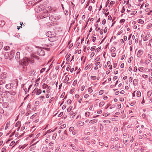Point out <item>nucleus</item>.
Wrapping results in <instances>:
<instances>
[{
    "instance_id": "obj_1",
    "label": "nucleus",
    "mask_w": 152,
    "mask_h": 152,
    "mask_svg": "<svg viewBox=\"0 0 152 152\" xmlns=\"http://www.w3.org/2000/svg\"><path fill=\"white\" fill-rule=\"evenodd\" d=\"M37 55L41 56H44L45 54V53L44 50L40 48L38 49L37 51Z\"/></svg>"
},
{
    "instance_id": "obj_2",
    "label": "nucleus",
    "mask_w": 152,
    "mask_h": 152,
    "mask_svg": "<svg viewBox=\"0 0 152 152\" xmlns=\"http://www.w3.org/2000/svg\"><path fill=\"white\" fill-rule=\"evenodd\" d=\"M143 36H144V35H142L141 36V37L142 38L143 41H145L148 39V38L151 36V34L150 33H147L145 35V37H143Z\"/></svg>"
},
{
    "instance_id": "obj_3",
    "label": "nucleus",
    "mask_w": 152,
    "mask_h": 152,
    "mask_svg": "<svg viewBox=\"0 0 152 152\" xmlns=\"http://www.w3.org/2000/svg\"><path fill=\"white\" fill-rule=\"evenodd\" d=\"M48 39L49 41L51 42L56 41L57 39V38L56 36H48Z\"/></svg>"
},
{
    "instance_id": "obj_4",
    "label": "nucleus",
    "mask_w": 152,
    "mask_h": 152,
    "mask_svg": "<svg viewBox=\"0 0 152 152\" xmlns=\"http://www.w3.org/2000/svg\"><path fill=\"white\" fill-rule=\"evenodd\" d=\"M48 16V14L47 12L45 13V15L43 14L42 15L39 14L37 16V18L39 19H41L45 17H46Z\"/></svg>"
},
{
    "instance_id": "obj_5",
    "label": "nucleus",
    "mask_w": 152,
    "mask_h": 152,
    "mask_svg": "<svg viewBox=\"0 0 152 152\" xmlns=\"http://www.w3.org/2000/svg\"><path fill=\"white\" fill-rule=\"evenodd\" d=\"M29 59L26 57H25L23 58V63L24 65L26 66L28 65V63H29Z\"/></svg>"
},
{
    "instance_id": "obj_6",
    "label": "nucleus",
    "mask_w": 152,
    "mask_h": 152,
    "mask_svg": "<svg viewBox=\"0 0 152 152\" xmlns=\"http://www.w3.org/2000/svg\"><path fill=\"white\" fill-rule=\"evenodd\" d=\"M69 131L70 132H72V134L73 135H75L76 134V131L75 130L73 127L71 126L69 129Z\"/></svg>"
},
{
    "instance_id": "obj_7",
    "label": "nucleus",
    "mask_w": 152,
    "mask_h": 152,
    "mask_svg": "<svg viewBox=\"0 0 152 152\" xmlns=\"http://www.w3.org/2000/svg\"><path fill=\"white\" fill-rule=\"evenodd\" d=\"M143 51L142 50H138L137 54V56L138 57H140L141 55L143 54Z\"/></svg>"
},
{
    "instance_id": "obj_8",
    "label": "nucleus",
    "mask_w": 152,
    "mask_h": 152,
    "mask_svg": "<svg viewBox=\"0 0 152 152\" xmlns=\"http://www.w3.org/2000/svg\"><path fill=\"white\" fill-rule=\"evenodd\" d=\"M7 77L6 73L4 72L0 75V78L1 79H4Z\"/></svg>"
},
{
    "instance_id": "obj_9",
    "label": "nucleus",
    "mask_w": 152,
    "mask_h": 152,
    "mask_svg": "<svg viewBox=\"0 0 152 152\" xmlns=\"http://www.w3.org/2000/svg\"><path fill=\"white\" fill-rule=\"evenodd\" d=\"M13 86V84L9 83L6 84L5 86L6 88L7 89H10Z\"/></svg>"
},
{
    "instance_id": "obj_10",
    "label": "nucleus",
    "mask_w": 152,
    "mask_h": 152,
    "mask_svg": "<svg viewBox=\"0 0 152 152\" xmlns=\"http://www.w3.org/2000/svg\"><path fill=\"white\" fill-rule=\"evenodd\" d=\"M20 53L19 52H18L16 53V56H15V58H16V60L18 61H19L20 60Z\"/></svg>"
},
{
    "instance_id": "obj_11",
    "label": "nucleus",
    "mask_w": 152,
    "mask_h": 152,
    "mask_svg": "<svg viewBox=\"0 0 152 152\" xmlns=\"http://www.w3.org/2000/svg\"><path fill=\"white\" fill-rule=\"evenodd\" d=\"M42 10V8L39 6H37L35 9V11L37 12H38L41 11Z\"/></svg>"
},
{
    "instance_id": "obj_12",
    "label": "nucleus",
    "mask_w": 152,
    "mask_h": 152,
    "mask_svg": "<svg viewBox=\"0 0 152 152\" xmlns=\"http://www.w3.org/2000/svg\"><path fill=\"white\" fill-rule=\"evenodd\" d=\"M84 123L82 121H79L77 122V126H82L84 125Z\"/></svg>"
},
{
    "instance_id": "obj_13",
    "label": "nucleus",
    "mask_w": 152,
    "mask_h": 152,
    "mask_svg": "<svg viewBox=\"0 0 152 152\" xmlns=\"http://www.w3.org/2000/svg\"><path fill=\"white\" fill-rule=\"evenodd\" d=\"M8 93H9L11 95H15L16 94L15 92L14 91H7Z\"/></svg>"
},
{
    "instance_id": "obj_14",
    "label": "nucleus",
    "mask_w": 152,
    "mask_h": 152,
    "mask_svg": "<svg viewBox=\"0 0 152 152\" xmlns=\"http://www.w3.org/2000/svg\"><path fill=\"white\" fill-rule=\"evenodd\" d=\"M98 121V120L96 119H95L91 120L89 121V123L90 124H94L96 123Z\"/></svg>"
},
{
    "instance_id": "obj_15",
    "label": "nucleus",
    "mask_w": 152,
    "mask_h": 152,
    "mask_svg": "<svg viewBox=\"0 0 152 152\" xmlns=\"http://www.w3.org/2000/svg\"><path fill=\"white\" fill-rule=\"evenodd\" d=\"M36 70L34 69L31 70L29 72L30 75L33 76L36 73Z\"/></svg>"
},
{
    "instance_id": "obj_16",
    "label": "nucleus",
    "mask_w": 152,
    "mask_h": 152,
    "mask_svg": "<svg viewBox=\"0 0 152 152\" xmlns=\"http://www.w3.org/2000/svg\"><path fill=\"white\" fill-rule=\"evenodd\" d=\"M42 91L40 89H38L37 88L36 89V94L37 95L40 94L41 93Z\"/></svg>"
},
{
    "instance_id": "obj_17",
    "label": "nucleus",
    "mask_w": 152,
    "mask_h": 152,
    "mask_svg": "<svg viewBox=\"0 0 152 152\" xmlns=\"http://www.w3.org/2000/svg\"><path fill=\"white\" fill-rule=\"evenodd\" d=\"M68 75H67L65 77V79L63 81V83H66L67 81H68L69 79V78L67 77Z\"/></svg>"
},
{
    "instance_id": "obj_18",
    "label": "nucleus",
    "mask_w": 152,
    "mask_h": 152,
    "mask_svg": "<svg viewBox=\"0 0 152 152\" xmlns=\"http://www.w3.org/2000/svg\"><path fill=\"white\" fill-rule=\"evenodd\" d=\"M5 24V22L4 21H0V27H3Z\"/></svg>"
},
{
    "instance_id": "obj_19",
    "label": "nucleus",
    "mask_w": 152,
    "mask_h": 152,
    "mask_svg": "<svg viewBox=\"0 0 152 152\" xmlns=\"http://www.w3.org/2000/svg\"><path fill=\"white\" fill-rule=\"evenodd\" d=\"M8 103L7 102H5L3 103V106L4 107L7 108L8 107Z\"/></svg>"
},
{
    "instance_id": "obj_20",
    "label": "nucleus",
    "mask_w": 152,
    "mask_h": 152,
    "mask_svg": "<svg viewBox=\"0 0 152 152\" xmlns=\"http://www.w3.org/2000/svg\"><path fill=\"white\" fill-rule=\"evenodd\" d=\"M138 83L137 79H135L133 81V84L134 86L137 85Z\"/></svg>"
},
{
    "instance_id": "obj_21",
    "label": "nucleus",
    "mask_w": 152,
    "mask_h": 152,
    "mask_svg": "<svg viewBox=\"0 0 152 152\" xmlns=\"http://www.w3.org/2000/svg\"><path fill=\"white\" fill-rule=\"evenodd\" d=\"M39 142V140H38L37 141L36 143H35L31 145L30 147V151H32L34 149V148H33L32 147V146H33L34 145H35L37 143V142Z\"/></svg>"
},
{
    "instance_id": "obj_22",
    "label": "nucleus",
    "mask_w": 152,
    "mask_h": 152,
    "mask_svg": "<svg viewBox=\"0 0 152 152\" xmlns=\"http://www.w3.org/2000/svg\"><path fill=\"white\" fill-rule=\"evenodd\" d=\"M10 121L8 122L7 123V124H6V126L5 128V130L7 129V128H8V127H9V126H10Z\"/></svg>"
},
{
    "instance_id": "obj_23",
    "label": "nucleus",
    "mask_w": 152,
    "mask_h": 152,
    "mask_svg": "<svg viewBox=\"0 0 152 152\" xmlns=\"http://www.w3.org/2000/svg\"><path fill=\"white\" fill-rule=\"evenodd\" d=\"M152 94V91H149L147 93V95L149 97Z\"/></svg>"
},
{
    "instance_id": "obj_24",
    "label": "nucleus",
    "mask_w": 152,
    "mask_h": 152,
    "mask_svg": "<svg viewBox=\"0 0 152 152\" xmlns=\"http://www.w3.org/2000/svg\"><path fill=\"white\" fill-rule=\"evenodd\" d=\"M32 58H33V59H35L37 60H38L39 59V57L38 56L33 55L32 57Z\"/></svg>"
},
{
    "instance_id": "obj_25",
    "label": "nucleus",
    "mask_w": 152,
    "mask_h": 152,
    "mask_svg": "<svg viewBox=\"0 0 152 152\" xmlns=\"http://www.w3.org/2000/svg\"><path fill=\"white\" fill-rule=\"evenodd\" d=\"M51 89V87L50 86H49L48 87L46 90V92L48 94L50 93V90Z\"/></svg>"
},
{
    "instance_id": "obj_26",
    "label": "nucleus",
    "mask_w": 152,
    "mask_h": 152,
    "mask_svg": "<svg viewBox=\"0 0 152 152\" xmlns=\"http://www.w3.org/2000/svg\"><path fill=\"white\" fill-rule=\"evenodd\" d=\"M5 83V81L4 79H1L0 80V85H2Z\"/></svg>"
},
{
    "instance_id": "obj_27",
    "label": "nucleus",
    "mask_w": 152,
    "mask_h": 152,
    "mask_svg": "<svg viewBox=\"0 0 152 152\" xmlns=\"http://www.w3.org/2000/svg\"><path fill=\"white\" fill-rule=\"evenodd\" d=\"M137 22H138L139 23H140L141 24H143L144 23V21L143 20H142V19H139L138 20H137Z\"/></svg>"
},
{
    "instance_id": "obj_28",
    "label": "nucleus",
    "mask_w": 152,
    "mask_h": 152,
    "mask_svg": "<svg viewBox=\"0 0 152 152\" xmlns=\"http://www.w3.org/2000/svg\"><path fill=\"white\" fill-rule=\"evenodd\" d=\"M31 104L30 103L28 104L27 107V109L28 110H29L30 109H31Z\"/></svg>"
},
{
    "instance_id": "obj_29",
    "label": "nucleus",
    "mask_w": 152,
    "mask_h": 152,
    "mask_svg": "<svg viewBox=\"0 0 152 152\" xmlns=\"http://www.w3.org/2000/svg\"><path fill=\"white\" fill-rule=\"evenodd\" d=\"M136 95L137 97H140L141 95L140 92L139 91H137L136 93Z\"/></svg>"
},
{
    "instance_id": "obj_30",
    "label": "nucleus",
    "mask_w": 152,
    "mask_h": 152,
    "mask_svg": "<svg viewBox=\"0 0 152 152\" xmlns=\"http://www.w3.org/2000/svg\"><path fill=\"white\" fill-rule=\"evenodd\" d=\"M15 143V141H14V140H13V141H12L11 142V143H10V146H12V147H13L15 145H14Z\"/></svg>"
},
{
    "instance_id": "obj_31",
    "label": "nucleus",
    "mask_w": 152,
    "mask_h": 152,
    "mask_svg": "<svg viewBox=\"0 0 152 152\" xmlns=\"http://www.w3.org/2000/svg\"><path fill=\"white\" fill-rule=\"evenodd\" d=\"M40 135V134H38L36 136V137H35V138L33 140V141H32V143H33L34 142L35 140H36V139H37L38 138V137Z\"/></svg>"
},
{
    "instance_id": "obj_32",
    "label": "nucleus",
    "mask_w": 152,
    "mask_h": 152,
    "mask_svg": "<svg viewBox=\"0 0 152 152\" xmlns=\"http://www.w3.org/2000/svg\"><path fill=\"white\" fill-rule=\"evenodd\" d=\"M70 147L72 148L74 150L76 148L75 146V145H74L73 144H70Z\"/></svg>"
},
{
    "instance_id": "obj_33",
    "label": "nucleus",
    "mask_w": 152,
    "mask_h": 152,
    "mask_svg": "<svg viewBox=\"0 0 152 152\" xmlns=\"http://www.w3.org/2000/svg\"><path fill=\"white\" fill-rule=\"evenodd\" d=\"M115 50V48L114 47H112L111 48V52H114Z\"/></svg>"
},
{
    "instance_id": "obj_34",
    "label": "nucleus",
    "mask_w": 152,
    "mask_h": 152,
    "mask_svg": "<svg viewBox=\"0 0 152 152\" xmlns=\"http://www.w3.org/2000/svg\"><path fill=\"white\" fill-rule=\"evenodd\" d=\"M137 13V11L136 10L133 11L132 12H131V13H130V14L132 15H135Z\"/></svg>"
},
{
    "instance_id": "obj_35",
    "label": "nucleus",
    "mask_w": 152,
    "mask_h": 152,
    "mask_svg": "<svg viewBox=\"0 0 152 152\" xmlns=\"http://www.w3.org/2000/svg\"><path fill=\"white\" fill-rule=\"evenodd\" d=\"M90 114V113L88 112H86L85 113V115L86 117H88Z\"/></svg>"
},
{
    "instance_id": "obj_36",
    "label": "nucleus",
    "mask_w": 152,
    "mask_h": 152,
    "mask_svg": "<svg viewBox=\"0 0 152 152\" xmlns=\"http://www.w3.org/2000/svg\"><path fill=\"white\" fill-rule=\"evenodd\" d=\"M57 136L56 133H54L53 135L52 138L53 140H55L56 138V137Z\"/></svg>"
},
{
    "instance_id": "obj_37",
    "label": "nucleus",
    "mask_w": 152,
    "mask_h": 152,
    "mask_svg": "<svg viewBox=\"0 0 152 152\" xmlns=\"http://www.w3.org/2000/svg\"><path fill=\"white\" fill-rule=\"evenodd\" d=\"M66 126V124H64L62 125H61L60 126V128L61 129H63L65 128Z\"/></svg>"
},
{
    "instance_id": "obj_38",
    "label": "nucleus",
    "mask_w": 152,
    "mask_h": 152,
    "mask_svg": "<svg viewBox=\"0 0 152 152\" xmlns=\"http://www.w3.org/2000/svg\"><path fill=\"white\" fill-rule=\"evenodd\" d=\"M43 88H47L48 86V85L47 84H46L45 83H44L43 84Z\"/></svg>"
},
{
    "instance_id": "obj_39",
    "label": "nucleus",
    "mask_w": 152,
    "mask_h": 152,
    "mask_svg": "<svg viewBox=\"0 0 152 152\" xmlns=\"http://www.w3.org/2000/svg\"><path fill=\"white\" fill-rule=\"evenodd\" d=\"M151 61L150 59H147L145 61V63L146 64H148L151 62Z\"/></svg>"
},
{
    "instance_id": "obj_40",
    "label": "nucleus",
    "mask_w": 152,
    "mask_h": 152,
    "mask_svg": "<svg viewBox=\"0 0 152 152\" xmlns=\"http://www.w3.org/2000/svg\"><path fill=\"white\" fill-rule=\"evenodd\" d=\"M29 62H30L31 64H33L34 62V61L33 58H32L31 59H29Z\"/></svg>"
},
{
    "instance_id": "obj_41",
    "label": "nucleus",
    "mask_w": 152,
    "mask_h": 152,
    "mask_svg": "<svg viewBox=\"0 0 152 152\" xmlns=\"http://www.w3.org/2000/svg\"><path fill=\"white\" fill-rule=\"evenodd\" d=\"M4 50H8L10 49V47L7 46L4 47Z\"/></svg>"
},
{
    "instance_id": "obj_42",
    "label": "nucleus",
    "mask_w": 152,
    "mask_h": 152,
    "mask_svg": "<svg viewBox=\"0 0 152 152\" xmlns=\"http://www.w3.org/2000/svg\"><path fill=\"white\" fill-rule=\"evenodd\" d=\"M3 42H0V50L2 48L3 46Z\"/></svg>"
},
{
    "instance_id": "obj_43",
    "label": "nucleus",
    "mask_w": 152,
    "mask_h": 152,
    "mask_svg": "<svg viewBox=\"0 0 152 152\" xmlns=\"http://www.w3.org/2000/svg\"><path fill=\"white\" fill-rule=\"evenodd\" d=\"M143 69V67H140L138 68V70L140 72H142Z\"/></svg>"
},
{
    "instance_id": "obj_44",
    "label": "nucleus",
    "mask_w": 152,
    "mask_h": 152,
    "mask_svg": "<svg viewBox=\"0 0 152 152\" xmlns=\"http://www.w3.org/2000/svg\"><path fill=\"white\" fill-rule=\"evenodd\" d=\"M72 106H70V107H69L67 109V111L68 112H69L72 109Z\"/></svg>"
},
{
    "instance_id": "obj_45",
    "label": "nucleus",
    "mask_w": 152,
    "mask_h": 152,
    "mask_svg": "<svg viewBox=\"0 0 152 152\" xmlns=\"http://www.w3.org/2000/svg\"><path fill=\"white\" fill-rule=\"evenodd\" d=\"M48 9L49 10V11L51 12H52V8L50 6L48 7Z\"/></svg>"
},
{
    "instance_id": "obj_46",
    "label": "nucleus",
    "mask_w": 152,
    "mask_h": 152,
    "mask_svg": "<svg viewBox=\"0 0 152 152\" xmlns=\"http://www.w3.org/2000/svg\"><path fill=\"white\" fill-rule=\"evenodd\" d=\"M107 11H106V12H105L104 11L103 12L104 14H105L106 16H107L109 14V12H107Z\"/></svg>"
},
{
    "instance_id": "obj_47",
    "label": "nucleus",
    "mask_w": 152,
    "mask_h": 152,
    "mask_svg": "<svg viewBox=\"0 0 152 152\" xmlns=\"http://www.w3.org/2000/svg\"><path fill=\"white\" fill-rule=\"evenodd\" d=\"M125 21V20L124 19H121L119 22V23H124Z\"/></svg>"
},
{
    "instance_id": "obj_48",
    "label": "nucleus",
    "mask_w": 152,
    "mask_h": 152,
    "mask_svg": "<svg viewBox=\"0 0 152 152\" xmlns=\"http://www.w3.org/2000/svg\"><path fill=\"white\" fill-rule=\"evenodd\" d=\"M115 3V2L114 1H111L110 2V5L112 7L113 5Z\"/></svg>"
},
{
    "instance_id": "obj_49",
    "label": "nucleus",
    "mask_w": 152,
    "mask_h": 152,
    "mask_svg": "<svg viewBox=\"0 0 152 152\" xmlns=\"http://www.w3.org/2000/svg\"><path fill=\"white\" fill-rule=\"evenodd\" d=\"M88 91L90 93H92L93 91V90L91 88H89L88 89Z\"/></svg>"
},
{
    "instance_id": "obj_50",
    "label": "nucleus",
    "mask_w": 152,
    "mask_h": 152,
    "mask_svg": "<svg viewBox=\"0 0 152 152\" xmlns=\"http://www.w3.org/2000/svg\"><path fill=\"white\" fill-rule=\"evenodd\" d=\"M148 58H149L150 60H152V55H150V54H148Z\"/></svg>"
},
{
    "instance_id": "obj_51",
    "label": "nucleus",
    "mask_w": 152,
    "mask_h": 152,
    "mask_svg": "<svg viewBox=\"0 0 152 152\" xmlns=\"http://www.w3.org/2000/svg\"><path fill=\"white\" fill-rule=\"evenodd\" d=\"M104 104V102H101L99 104V106H100L101 105H103Z\"/></svg>"
},
{
    "instance_id": "obj_52",
    "label": "nucleus",
    "mask_w": 152,
    "mask_h": 152,
    "mask_svg": "<svg viewBox=\"0 0 152 152\" xmlns=\"http://www.w3.org/2000/svg\"><path fill=\"white\" fill-rule=\"evenodd\" d=\"M45 68H43L40 70V72L41 73H42L43 72H44L45 71Z\"/></svg>"
},
{
    "instance_id": "obj_53",
    "label": "nucleus",
    "mask_w": 152,
    "mask_h": 152,
    "mask_svg": "<svg viewBox=\"0 0 152 152\" xmlns=\"http://www.w3.org/2000/svg\"><path fill=\"white\" fill-rule=\"evenodd\" d=\"M104 31L103 29H101L100 31V33L102 35L103 34Z\"/></svg>"
},
{
    "instance_id": "obj_54",
    "label": "nucleus",
    "mask_w": 152,
    "mask_h": 152,
    "mask_svg": "<svg viewBox=\"0 0 152 152\" xmlns=\"http://www.w3.org/2000/svg\"><path fill=\"white\" fill-rule=\"evenodd\" d=\"M103 122L104 123H111V121H109V120H104L103 121Z\"/></svg>"
},
{
    "instance_id": "obj_55",
    "label": "nucleus",
    "mask_w": 152,
    "mask_h": 152,
    "mask_svg": "<svg viewBox=\"0 0 152 152\" xmlns=\"http://www.w3.org/2000/svg\"><path fill=\"white\" fill-rule=\"evenodd\" d=\"M72 101L70 99H69L67 100V103L68 104H70L71 103Z\"/></svg>"
},
{
    "instance_id": "obj_56",
    "label": "nucleus",
    "mask_w": 152,
    "mask_h": 152,
    "mask_svg": "<svg viewBox=\"0 0 152 152\" xmlns=\"http://www.w3.org/2000/svg\"><path fill=\"white\" fill-rule=\"evenodd\" d=\"M91 77L92 79L93 80H95L96 78V76H92Z\"/></svg>"
},
{
    "instance_id": "obj_57",
    "label": "nucleus",
    "mask_w": 152,
    "mask_h": 152,
    "mask_svg": "<svg viewBox=\"0 0 152 152\" xmlns=\"http://www.w3.org/2000/svg\"><path fill=\"white\" fill-rule=\"evenodd\" d=\"M104 92V91L103 90H100L99 92V95H102Z\"/></svg>"
},
{
    "instance_id": "obj_58",
    "label": "nucleus",
    "mask_w": 152,
    "mask_h": 152,
    "mask_svg": "<svg viewBox=\"0 0 152 152\" xmlns=\"http://www.w3.org/2000/svg\"><path fill=\"white\" fill-rule=\"evenodd\" d=\"M134 139V137L133 136H132V139L130 140V142H133Z\"/></svg>"
},
{
    "instance_id": "obj_59",
    "label": "nucleus",
    "mask_w": 152,
    "mask_h": 152,
    "mask_svg": "<svg viewBox=\"0 0 152 152\" xmlns=\"http://www.w3.org/2000/svg\"><path fill=\"white\" fill-rule=\"evenodd\" d=\"M53 142H51L49 144V145L50 146H52L53 145Z\"/></svg>"
},
{
    "instance_id": "obj_60",
    "label": "nucleus",
    "mask_w": 152,
    "mask_h": 152,
    "mask_svg": "<svg viewBox=\"0 0 152 152\" xmlns=\"http://www.w3.org/2000/svg\"><path fill=\"white\" fill-rule=\"evenodd\" d=\"M129 82L131 83L132 81V77H130L129 78Z\"/></svg>"
},
{
    "instance_id": "obj_61",
    "label": "nucleus",
    "mask_w": 152,
    "mask_h": 152,
    "mask_svg": "<svg viewBox=\"0 0 152 152\" xmlns=\"http://www.w3.org/2000/svg\"><path fill=\"white\" fill-rule=\"evenodd\" d=\"M92 9V7L91 6H90L88 8V10L90 11H91Z\"/></svg>"
},
{
    "instance_id": "obj_62",
    "label": "nucleus",
    "mask_w": 152,
    "mask_h": 152,
    "mask_svg": "<svg viewBox=\"0 0 152 152\" xmlns=\"http://www.w3.org/2000/svg\"><path fill=\"white\" fill-rule=\"evenodd\" d=\"M63 112H61L58 115V117H60L63 114Z\"/></svg>"
},
{
    "instance_id": "obj_63",
    "label": "nucleus",
    "mask_w": 152,
    "mask_h": 152,
    "mask_svg": "<svg viewBox=\"0 0 152 152\" xmlns=\"http://www.w3.org/2000/svg\"><path fill=\"white\" fill-rule=\"evenodd\" d=\"M77 80H75L73 83V85L75 86L77 83Z\"/></svg>"
},
{
    "instance_id": "obj_64",
    "label": "nucleus",
    "mask_w": 152,
    "mask_h": 152,
    "mask_svg": "<svg viewBox=\"0 0 152 152\" xmlns=\"http://www.w3.org/2000/svg\"><path fill=\"white\" fill-rule=\"evenodd\" d=\"M106 23V20L104 19H103L102 22V24L104 25Z\"/></svg>"
}]
</instances>
